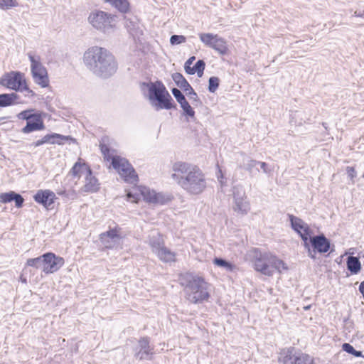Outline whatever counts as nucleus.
I'll return each instance as SVG.
<instances>
[{"label": "nucleus", "instance_id": "nucleus-24", "mask_svg": "<svg viewBox=\"0 0 364 364\" xmlns=\"http://www.w3.org/2000/svg\"><path fill=\"white\" fill-rule=\"evenodd\" d=\"M138 193L141 196L143 200L150 204H154L156 191L145 186L138 185Z\"/></svg>", "mask_w": 364, "mask_h": 364}, {"label": "nucleus", "instance_id": "nucleus-37", "mask_svg": "<svg viewBox=\"0 0 364 364\" xmlns=\"http://www.w3.org/2000/svg\"><path fill=\"white\" fill-rule=\"evenodd\" d=\"M26 266L32 267L36 269L42 268V269L43 270L44 262L43 255L36 258L28 259L26 261Z\"/></svg>", "mask_w": 364, "mask_h": 364}, {"label": "nucleus", "instance_id": "nucleus-5", "mask_svg": "<svg viewBox=\"0 0 364 364\" xmlns=\"http://www.w3.org/2000/svg\"><path fill=\"white\" fill-rule=\"evenodd\" d=\"M107 139V138H102L100 142V148L104 159L111 162V166L124 182L132 183L134 181H136V175L134 167L127 159L114 154L115 151L109 149L105 144Z\"/></svg>", "mask_w": 364, "mask_h": 364}, {"label": "nucleus", "instance_id": "nucleus-54", "mask_svg": "<svg viewBox=\"0 0 364 364\" xmlns=\"http://www.w3.org/2000/svg\"><path fill=\"white\" fill-rule=\"evenodd\" d=\"M217 176H218V179L219 182L221 183L222 186H223L224 185V182H223L224 176H223L221 169H220V168H219L218 173Z\"/></svg>", "mask_w": 364, "mask_h": 364}, {"label": "nucleus", "instance_id": "nucleus-32", "mask_svg": "<svg viewBox=\"0 0 364 364\" xmlns=\"http://www.w3.org/2000/svg\"><path fill=\"white\" fill-rule=\"evenodd\" d=\"M50 138V144H63L65 141H69V140H74L71 136H65L57 133H52L49 134Z\"/></svg>", "mask_w": 364, "mask_h": 364}, {"label": "nucleus", "instance_id": "nucleus-16", "mask_svg": "<svg viewBox=\"0 0 364 364\" xmlns=\"http://www.w3.org/2000/svg\"><path fill=\"white\" fill-rule=\"evenodd\" d=\"M45 128L43 121L40 114H36L32 119L26 122V125L22 129V132L28 134L34 131L43 130Z\"/></svg>", "mask_w": 364, "mask_h": 364}, {"label": "nucleus", "instance_id": "nucleus-40", "mask_svg": "<svg viewBox=\"0 0 364 364\" xmlns=\"http://www.w3.org/2000/svg\"><path fill=\"white\" fill-rule=\"evenodd\" d=\"M220 79L218 77L212 76L208 79V90L214 93L219 87Z\"/></svg>", "mask_w": 364, "mask_h": 364}, {"label": "nucleus", "instance_id": "nucleus-4", "mask_svg": "<svg viewBox=\"0 0 364 364\" xmlns=\"http://www.w3.org/2000/svg\"><path fill=\"white\" fill-rule=\"evenodd\" d=\"M179 282L183 287L186 299L192 304H201L210 296L209 284L202 277L186 272L179 276Z\"/></svg>", "mask_w": 364, "mask_h": 364}, {"label": "nucleus", "instance_id": "nucleus-38", "mask_svg": "<svg viewBox=\"0 0 364 364\" xmlns=\"http://www.w3.org/2000/svg\"><path fill=\"white\" fill-rule=\"evenodd\" d=\"M125 20V27L129 32V35L132 37L133 41H136V28L135 26V22L127 18V16L124 17Z\"/></svg>", "mask_w": 364, "mask_h": 364}, {"label": "nucleus", "instance_id": "nucleus-23", "mask_svg": "<svg viewBox=\"0 0 364 364\" xmlns=\"http://www.w3.org/2000/svg\"><path fill=\"white\" fill-rule=\"evenodd\" d=\"M232 209L237 214L247 215L250 210V204L247 198L235 201Z\"/></svg>", "mask_w": 364, "mask_h": 364}, {"label": "nucleus", "instance_id": "nucleus-18", "mask_svg": "<svg viewBox=\"0 0 364 364\" xmlns=\"http://www.w3.org/2000/svg\"><path fill=\"white\" fill-rule=\"evenodd\" d=\"M100 183L98 180L92 176V169L90 173H86L85 185L82 188V191L86 193H95L99 190Z\"/></svg>", "mask_w": 364, "mask_h": 364}, {"label": "nucleus", "instance_id": "nucleus-43", "mask_svg": "<svg viewBox=\"0 0 364 364\" xmlns=\"http://www.w3.org/2000/svg\"><path fill=\"white\" fill-rule=\"evenodd\" d=\"M194 70L199 77H201L203 75L204 70L205 68V63L203 60H198L193 65Z\"/></svg>", "mask_w": 364, "mask_h": 364}, {"label": "nucleus", "instance_id": "nucleus-56", "mask_svg": "<svg viewBox=\"0 0 364 364\" xmlns=\"http://www.w3.org/2000/svg\"><path fill=\"white\" fill-rule=\"evenodd\" d=\"M196 59V57L195 56H191L190 57L185 63L184 65H189V66H191L193 62Z\"/></svg>", "mask_w": 364, "mask_h": 364}, {"label": "nucleus", "instance_id": "nucleus-11", "mask_svg": "<svg viewBox=\"0 0 364 364\" xmlns=\"http://www.w3.org/2000/svg\"><path fill=\"white\" fill-rule=\"evenodd\" d=\"M288 218L291 229L301 237L302 245H307L309 238L314 234L309 225L294 215L288 214Z\"/></svg>", "mask_w": 364, "mask_h": 364}, {"label": "nucleus", "instance_id": "nucleus-12", "mask_svg": "<svg viewBox=\"0 0 364 364\" xmlns=\"http://www.w3.org/2000/svg\"><path fill=\"white\" fill-rule=\"evenodd\" d=\"M43 257L44 262L43 272L46 274H52L57 272L65 263L63 257H58L52 252L43 254Z\"/></svg>", "mask_w": 364, "mask_h": 364}, {"label": "nucleus", "instance_id": "nucleus-49", "mask_svg": "<svg viewBox=\"0 0 364 364\" xmlns=\"http://www.w3.org/2000/svg\"><path fill=\"white\" fill-rule=\"evenodd\" d=\"M258 161H256L255 159H250L248 160V162L246 164L245 169L248 171L250 173H252L253 171V168H255L256 166L258 165Z\"/></svg>", "mask_w": 364, "mask_h": 364}, {"label": "nucleus", "instance_id": "nucleus-52", "mask_svg": "<svg viewBox=\"0 0 364 364\" xmlns=\"http://www.w3.org/2000/svg\"><path fill=\"white\" fill-rule=\"evenodd\" d=\"M127 200L132 202V203H136V195L132 193V192H129L127 194Z\"/></svg>", "mask_w": 364, "mask_h": 364}, {"label": "nucleus", "instance_id": "nucleus-20", "mask_svg": "<svg viewBox=\"0 0 364 364\" xmlns=\"http://www.w3.org/2000/svg\"><path fill=\"white\" fill-rule=\"evenodd\" d=\"M155 255L158 257V258L165 263H171L176 261V254L175 252L171 251L170 249L166 247V246L163 247L161 249L159 250Z\"/></svg>", "mask_w": 364, "mask_h": 364}, {"label": "nucleus", "instance_id": "nucleus-47", "mask_svg": "<svg viewBox=\"0 0 364 364\" xmlns=\"http://www.w3.org/2000/svg\"><path fill=\"white\" fill-rule=\"evenodd\" d=\"M346 170L350 180L353 183L354 178L357 176V172L355 168L353 166H347Z\"/></svg>", "mask_w": 364, "mask_h": 364}, {"label": "nucleus", "instance_id": "nucleus-48", "mask_svg": "<svg viewBox=\"0 0 364 364\" xmlns=\"http://www.w3.org/2000/svg\"><path fill=\"white\" fill-rule=\"evenodd\" d=\"M58 194L60 196H62L66 198L71 199V200H74L75 198H76V196H77L76 193L74 191H69V192H67L65 191H60V192H58Z\"/></svg>", "mask_w": 364, "mask_h": 364}, {"label": "nucleus", "instance_id": "nucleus-29", "mask_svg": "<svg viewBox=\"0 0 364 364\" xmlns=\"http://www.w3.org/2000/svg\"><path fill=\"white\" fill-rule=\"evenodd\" d=\"M171 77L176 85L185 92H187L189 88H191V85L181 73H174L172 74Z\"/></svg>", "mask_w": 364, "mask_h": 364}, {"label": "nucleus", "instance_id": "nucleus-57", "mask_svg": "<svg viewBox=\"0 0 364 364\" xmlns=\"http://www.w3.org/2000/svg\"><path fill=\"white\" fill-rule=\"evenodd\" d=\"M50 136H49V134H46L41 139H42V141H43V144H49L50 142Z\"/></svg>", "mask_w": 364, "mask_h": 364}, {"label": "nucleus", "instance_id": "nucleus-33", "mask_svg": "<svg viewBox=\"0 0 364 364\" xmlns=\"http://www.w3.org/2000/svg\"><path fill=\"white\" fill-rule=\"evenodd\" d=\"M150 245L152 250V252L155 254L159 250L161 249L164 247V242L163 238L160 235H157L156 236H153L150 238Z\"/></svg>", "mask_w": 364, "mask_h": 364}, {"label": "nucleus", "instance_id": "nucleus-6", "mask_svg": "<svg viewBox=\"0 0 364 364\" xmlns=\"http://www.w3.org/2000/svg\"><path fill=\"white\" fill-rule=\"evenodd\" d=\"M279 364H315L310 355L296 350L294 347L282 348L278 356Z\"/></svg>", "mask_w": 364, "mask_h": 364}, {"label": "nucleus", "instance_id": "nucleus-25", "mask_svg": "<svg viewBox=\"0 0 364 364\" xmlns=\"http://www.w3.org/2000/svg\"><path fill=\"white\" fill-rule=\"evenodd\" d=\"M346 265L351 274H357L362 268L359 257L355 256H349L347 258Z\"/></svg>", "mask_w": 364, "mask_h": 364}, {"label": "nucleus", "instance_id": "nucleus-14", "mask_svg": "<svg viewBox=\"0 0 364 364\" xmlns=\"http://www.w3.org/2000/svg\"><path fill=\"white\" fill-rule=\"evenodd\" d=\"M254 269L266 276L273 275V270L269 264V254H260L254 261Z\"/></svg>", "mask_w": 364, "mask_h": 364}, {"label": "nucleus", "instance_id": "nucleus-51", "mask_svg": "<svg viewBox=\"0 0 364 364\" xmlns=\"http://www.w3.org/2000/svg\"><path fill=\"white\" fill-rule=\"evenodd\" d=\"M184 70L188 75H193L196 73V70H194L193 66L191 67L189 65H184Z\"/></svg>", "mask_w": 364, "mask_h": 364}, {"label": "nucleus", "instance_id": "nucleus-45", "mask_svg": "<svg viewBox=\"0 0 364 364\" xmlns=\"http://www.w3.org/2000/svg\"><path fill=\"white\" fill-rule=\"evenodd\" d=\"M171 93L178 104L186 100L181 91L176 87L171 89Z\"/></svg>", "mask_w": 364, "mask_h": 364}, {"label": "nucleus", "instance_id": "nucleus-15", "mask_svg": "<svg viewBox=\"0 0 364 364\" xmlns=\"http://www.w3.org/2000/svg\"><path fill=\"white\" fill-rule=\"evenodd\" d=\"M138 357L141 360H151L154 355V347L150 346V338L143 337L138 341Z\"/></svg>", "mask_w": 364, "mask_h": 364}, {"label": "nucleus", "instance_id": "nucleus-63", "mask_svg": "<svg viewBox=\"0 0 364 364\" xmlns=\"http://www.w3.org/2000/svg\"><path fill=\"white\" fill-rule=\"evenodd\" d=\"M355 16H361V15H360V14H357V13H356V12H355Z\"/></svg>", "mask_w": 364, "mask_h": 364}, {"label": "nucleus", "instance_id": "nucleus-39", "mask_svg": "<svg viewBox=\"0 0 364 364\" xmlns=\"http://www.w3.org/2000/svg\"><path fill=\"white\" fill-rule=\"evenodd\" d=\"M342 350L350 355H353V356H355L356 358H360V357L363 356L362 351L356 350L354 348V347L348 343H344L342 345Z\"/></svg>", "mask_w": 364, "mask_h": 364}, {"label": "nucleus", "instance_id": "nucleus-26", "mask_svg": "<svg viewBox=\"0 0 364 364\" xmlns=\"http://www.w3.org/2000/svg\"><path fill=\"white\" fill-rule=\"evenodd\" d=\"M269 264L272 267L273 272L274 270H277L281 273L282 270L288 269L287 264L283 260L270 254H269Z\"/></svg>", "mask_w": 364, "mask_h": 364}, {"label": "nucleus", "instance_id": "nucleus-27", "mask_svg": "<svg viewBox=\"0 0 364 364\" xmlns=\"http://www.w3.org/2000/svg\"><path fill=\"white\" fill-rule=\"evenodd\" d=\"M199 38L203 43L213 49L220 36L211 33H201L199 34Z\"/></svg>", "mask_w": 364, "mask_h": 364}, {"label": "nucleus", "instance_id": "nucleus-50", "mask_svg": "<svg viewBox=\"0 0 364 364\" xmlns=\"http://www.w3.org/2000/svg\"><path fill=\"white\" fill-rule=\"evenodd\" d=\"M184 70L188 75H193L196 73V70H194L193 66L191 67L189 65H184Z\"/></svg>", "mask_w": 364, "mask_h": 364}, {"label": "nucleus", "instance_id": "nucleus-41", "mask_svg": "<svg viewBox=\"0 0 364 364\" xmlns=\"http://www.w3.org/2000/svg\"><path fill=\"white\" fill-rule=\"evenodd\" d=\"M186 95L189 96L190 100H192L193 105L198 106L202 105V101L198 97L197 93L192 87L188 90Z\"/></svg>", "mask_w": 364, "mask_h": 364}, {"label": "nucleus", "instance_id": "nucleus-3", "mask_svg": "<svg viewBox=\"0 0 364 364\" xmlns=\"http://www.w3.org/2000/svg\"><path fill=\"white\" fill-rule=\"evenodd\" d=\"M139 85L142 95L154 110L176 109V104L162 81L141 82Z\"/></svg>", "mask_w": 364, "mask_h": 364}, {"label": "nucleus", "instance_id": "nucleus-9", "mask_svg": "<svg viewBox=\"0 0 364 364\" xmlns=\"http://www.w3.org/2000/svg\"><path fill=\"white\" fill-rule=\"evenodd\" d=\"M116 16L101 10L92 11L88 16V22L95 29L103 33L114 27Z\"/></svg>", "mask_w": 364, "mask_h": 364}, {"label": "nucleus", "instance_id": "nucleus-55", "mask_svg": "<svg viewBox=\"0 0 364 364\" xmlns=\"http://www.w3.org/2000/svg\"><path fill=\"white\" fill-rule=\"evenodd\" d=\"M358 290H359L360 293L362 294L363 298L364 299V281L360 282L359 287H358Z\"/></svg>", "mask_w": 364, "mask_h": 364}, {"label": "nucleus", "instance_id": "nucleus-61", "mask_svg": "<svg viewBox=\"0 0 364 364\" xmlns=\"http://www.w3.org/2000/svg\"><path fill=\"white\" fill-rule=\"evenodd\" d=\"M311 309V305L304 306V309L305 311L309 310Z\"/></svg>", "mask_w": 364, "mask_h": 364}, {"label": "nucleus", "instance_id": "nucleus-17", "mask_svg": "<svg viewBox=\"0 0 364 364\" xmlns=\"http://www.w3.org/2000/svg\"><path fill=\"white\" fill-rule=\"evenodd\" d=\"M11 201H14L16 207L20 208L23 205L24 198L21 194L12 191L0 194L1 203H8Z\"/></svg>", "mask_w": 364, "mask_h": 364}, {"label": "nucleus", "instance_id": "nucleus-2", "mask_svg": "<svg viewBox=\"0 0 364 364\" xmlns=\"http://www.w3.org/2000/svg\"><path fill=\"white\" fill-rule=\"evenodd\" d=\"M171 178L191 195L200 194L206 188V179L203 171L188 163L177 161L173 164Z\"/></svg>", "mask_w": 364, "mask_h": 364}, {"label": "nucleus", "instance_id": "nucleus-7", "mask_svg": "<svg viewBox=\"0 0 364 364\" xmlns=\"http://www.w3.org/2000/svg\"><path fill=\"white\" fill-rule=\"evenodd\" d=\"M0 85L15 91H26L31 96L35 95L28 87L24 74L19 71H11L4 74L0 79Z\"/></svg>", "mask_w": 364, "mask_h": 364}, {"label": "nucleus", "instance_id": "nucleus-13", "mask_svg": "<svg viewBox=\"0 0 364 364\" xmlns=\"http://www.w3.org/2000/svg\"><path fill=\"white\" fill-rule=\"evenodd\" d=\"M34 200L42 205L47 210L53 208V203L56 200V196L54 192L50 190H38L33 196Z\"/></svg>", "mask_w": 364, "mask_h": 364}, {"label": "nucleus", "instance_id": "nucleus-44", "mask_svg": "<svg viewBox=\"0 0 364 364\" xmlns=\"http://www.w3.org/2000/svg\"><path fill=\"white\" fill-rule=\"evenodd\" d=\"M186 41V38L183 35H172L170 38V43L172 46L179 45Z\"/></svg>", "mask_w": 364, "mask_h": 364}, {"label": "nucleus", "instance_id": "nucleus-59", "mask_svg": "<svg viewBox=\"0 0 364 364\" xmlns=\"http://www.w3.org/2000/svg\"><path fill=\"white\" fill-rule=\"evenodd\" d=\"M114 242H115V240H111L110 239H107V244H112V247Z\"/></svg>", "mask_w": 364, "mask_h": 364}, {"label": "nucleus", "instance_id": "nucleus-10", "mask_svg": "<svg viewBox=\"0 0 364 364\" xmlns=\"http://www.w3.org/2000/svg\"><path fill=\"white\" fill-rule=\"evenodd\" d=\"M31 61V70L34 82L41 87H46L49 85V79L46 68L41 63V58L31 53H28Z\"/></svg>", "mask_w": 364, "mask_h": 364}, {"label": "nucleus", "instance_id": "nucleus-21", "mask_svg": "<svg viewBox=\"0 0 364 364\" xmlns=\"http://www.w3.org/2000/svg\"><path fill=\"white\" fill-rule=\"evenodd\" d=\"M90 167L85 163L77 161L70 171V174L73 177L80 178L82 174L90 173Z\"/></svg>", "mask_w": 364, "mask_h": 364}, {"label": "nucleus", "instance_id": "nucleus-19", "mask_svg": "<svg viewBox=\"0 0 364 364\" xmlns=\"http://www.w3.org/2000/svg\"><path fill=\"white\" fill-rule=\"evenodd\" d=\"M20 97L16 92L0 94V107H5L19 103Z\"/></svg>", "mask_w": 364, "mask_h": 364}, {"label": "nucleus", "instance_id": "nucleus-22", "mask_svg": "<svg viewBox=\"0 0 364 364\" xmlns=\"http://www.w3.org/2000/svg\"><path fill=\"white\" fill-rule=\"evenodd\" d=\"M104 3L108 4L119 12L127 14L129 11V2L128 0H102Z\"/></svg>", "mask_w": 364, "mask_h": 364}, {"label": "nucleus", "instance_id": "nucleus-62", "mask_svg": "<svg viewBox=\"0 0 364 364\" xmlns=\"http://www.w3.org/2000/svg\"><path fill=\"white\" fill-rule=\"evenodd\" d=\"M22 282H26V279H22Z\"/></svg>", "mask_w": 364, "mask_h": 364}, {"label": "nucleus", "instance_id": "nucleus-35", "mask_svg": "<svg viewBox=\"0 0 364 364\" xmlns=\"http://www.w3.org/2000/svg\"><path fill=\"white\" fill-rule=\"evenodd\" d=\"M232 196L234 202L247 198L243 186L240 184L235 185L232 187Z\"/></svg>", "mask_w": 364, "mask_h": 364}, {"label": "nucleus", "instance_id": "nucleus-46", "mask_svg": "<svg viewBox=\"0 0 364 364\" xmlns=\"http://www.w3.org/2000/svg\"><path fill=\"white\" fill-rule=\"evenodd\" d=\"M32 109H26L21 112L18 114L17 117L19 119H23L28 121L30 119H32V118L36 116V114H31Z\"/></svg>", "mask_w": 364, "mask_h": 364}, {"label": "nucleus", "instance_id": "nucleus-64", "mask_svg": "<svg viewBox=\"0 0 364 364\" xmlns=\"http://www.w3.org/2000/svg\"><path fill=\"white\" fill-rule=\"evenodd\" d=\"M363 178H364V173H363Z\"/></svg>", "mask_w": 364, "mask_h": 364}, {"label": "nucleus", "instance_id": "nucleus-1", "mask_svg": "<svg viewBox=\"0 0 364 364\" xmlns=\"http://www.w3.org/2000/svg\"><path fill=\"white\" fill-rule=\"evenodd\" d=\"M83 62L93 75L102 79L109 78L118 69L114 55L107 49L100 46L89 48L83 55Z\"/></svg>", "mask_w": 364, "mask_h": 364}, {"label": "nucleus", "instance_id": "nucleus-53", "mask_svg": "<svg viewBox=\"0 0 364 364\" xmlns=\"http://www.w3.org/2000/svg\"><path fill=\"white\" fill-rule=\"evenodd\" d=\"M258 165L260 166V168H261V169H262L264 173H267L268 172V169H267L268 165H267V163L262 162V161H259Z\"/></svg>", "mask_w": 364, "mask_h": 364}, {"label": "nucleus", "instance_id": "nucleus-31", "mask_svg": "<svg viewBox=\"0 0 364 364\" xmlns=\"http://www.w3.org/2000/svg\"><path fill=\"white\" fill-rule=\"evenodd\" d=\"M174 197L171 193L164 192H156L154 204L166 205L173 200Z\"/></svg>", "mask_w": 364, "mask_h": 364}, {"label": "nucleus", "instance_id": "nucleus-42", "mask_svg": "<svg viewBox=\"0 0 364 364\" xmlns=\"http://www.w3.org/2000/svg\"><path fill=\"white\" fill-rule=\"evenodd\" d=\"M18 4L16 0H0V9L8 10L13 7L18 6Z\"/></svg>", "mask_w": 364, "mask_h": 364}, {"label": "nucleus", "instance_id": "nucleus-30", "mask_svg": "<svg viewBox=\"0 0 364 364\" xmlns=\"http://www.w3.org/2000/svg\"><path fill=\"white\" fill-rule=\"evenodd\" d=\"M119 238L117 231L115 229H110L108 231L102 232L100 235V240L106 248H111L112 244H107V239L114 240Z\"/></svg>", "mask_w": 364, "mask_h": 364}, {"label": "nucleus", "instance_id": "nucleus-28", "mask_svg": "<svg viewBox=\"0 0 364 364\" xmlns=\"http://www.w3.org/2000/svg\"><path fill=\"white\" fill-rule=\"evenodd\" d=\"M213 262L215 266L222 267L228 272H234L237 269L235 264L222 257H215Z\"/></svg>", "mask_w": 364, "mask_h": 364}, {"label": "nucleus", "instance_id": "nucleus-58", "mask_svg": "<svg viewBox=\"0 0 364 364\" xmlns=\"http://www.w3.org/2000/svg\"><path fill=\"white\" fill-rule=\"evenodd\" d=\"M43 144L42 139H41L39 140H37L36 141H34L31 145L33 146L34 147H37V146H41Z\"/></svg>", "mask_w": 364, "mask_h": 364}, {"label": "nucleus", "instance_id": "nucleus-36", "mask_svg": "<svg viewBox=\"0 0 364 364\" xmlns=\"http://www.w3.org/2000/svg\"><path fill=\"white\" fill-rule=\"evenodd\" d=\"M179 105L181 109H183V114L185 117L190 118L195 117L196 112L186 100L180 103Z\"/></svg>", "mask_w": 364, "mask_h": 364}, {"label": "nucleus", "instance_id": "nucleus-60", "mask_svg": "<svg viewBox=\"0 0 364 364\" xmlns=\"http://www.w3.org/2000/svg\"><path fill=\"white\" fill-rule=\"evenodd\" d=\"M322 126L323 127V128L327 131L328 129V125H327V123L326 122H323L322 123Z\"/></svg>", "mask_w": 364, "mask_h": 364}, {"label": "nucleus", "instance_id": "nucleus-34", "mask_svg": "<svg viewBox=\"0 0 364 364\" xmlns=\"http://www.w3.org/2000/svg\"><path fill=\"white\" fill-rule=\"evenodd\" d=\"M213 49L221 55H227L229 51L226 41L221 37L218 40Z\"/></svg>", "mask_w": 364, "mask_h": 364}, {"label": "nucleus", "instance_id": "nucleus-8", "mask_svg": "<svg viewBox=\"0 0 364 364\" xmlns=\"http://www.w3.org/2000/svg\"><path fill=\"white\" fill-rule=\"evenodd\" d=\"M331 240L327 238L323 233L313 235L309 238L307 245H304V249L307 252L308 257L312 259H316V254H325L331 249Z\"/></svg>", "mask_w": 364, "mask_h": 364}]
</instances>
